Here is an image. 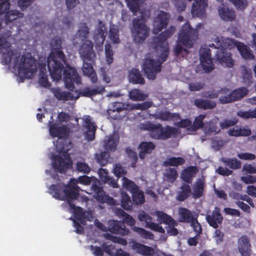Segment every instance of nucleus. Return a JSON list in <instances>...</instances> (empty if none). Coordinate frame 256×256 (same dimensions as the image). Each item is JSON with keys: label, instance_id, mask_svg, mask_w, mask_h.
<instances>
[{"label": "nucleus", "instance_id": "obj_1", "mask_svg": "<svg viewBox=\"0 0 256 256\" xmlns=\"http://www.w3.org/2000/svg\"><path fill=\"white\" fill-rule=\"evenodd\" d=\"M96 181L98 182L95 178L84 176L79 177L78 180L71 179L68 185H52L49 189L50 194L55 198L66 200L70 212L74 214L75 220H74V224L76 232L78 234H81L84 230L80 223L85 224L87 220H92L93 216L91 212H84L80 208L76 207L72 203L78 196L79 188L77 186V184L79 182L84 185H88L92 182L96 183Z\"/></svg>", "mask_w": 256, "mask_h": 256}, {"label": "nucleus", "instance_id": "obj_2", "mask_svg": "<svg viewBox=\"0 0 256 256\" xmlns=\"http://www.w3.org/2000/svg\"><path fill=\"white\" fill-rule=\"evenodd\" d=\"M62 42L60 39L53 40L51 46L53 50L48 58V70L52 78L58 82L62 78V72L64 74V80L66 86L68 88H74V83L80 84V78L76 70L66 64L63 52L58 49L60 48Z\"/></svg>", "mask_w": 256, "mask_h": 256}, {"label": "nucleus", "instance_id": "obj_3", "mask_svg": "<svg viewBox=\"0 0 256 256\" xmlns=\"http://www.w3.org/2000/svg\"><path fill=\"white\" fill-rule=\"evenodd\" d=\"M176 31L172 26L169 27L162 34L154 39L156 56H146L144 60L142 69L149 80H154L156 74L161 70V64L164 62L169 54V47L166 40Z\"/></svg>", "mask_w": 256, "mask_h": 256}, {"label": "nucleus", "instance_id": "obj_4", "mask_svg": "<svg viewBox=\"0 0 256 256\" xmlns=\"http://www.w3.org/2000/svg\"><path fill=\"white\" fill-rule=\"evenodd\" d=\"M49 132L52 136L58 138L56 148L58 156H52V167L56 171L64 172L67 169L71 168L72 164L67 154V152L71 148L70 142L67 138L69 130L66 126L54 124L50 126Z\"/></svg>", "mask_w": 256, "mask_h": 256}, {"label": "nucleus", "instance_id": "obj_5", "mask_svg": "<svg viewBox=\"0 0 256 256\" xmlns=\"http://www.w3.org/2000/svg\"><path fill=\"white\" fill-rule=\"evenodd\" d=\"M88 29L84 24H81L77 33L73 38L74 45L80 44L79 53L83 59L82 71L84 75L88 76L92 82L97 80V77L92 66V62L95 58L92 42L86 40Z\"/></svg>", "mask_w": 256, "mask_h": 256}, {"label": "nucleus", "instance_id": "obj_6", "mask_svg": "<svg viewBox=\"0 0 256 256\" xmlns=\"http://www.w3.org/2000/svg\"><path fill=\"white\" fill-rule=\"evenodd\" d=\"M127 5L132 12L140 20L134 19L133 22L132 36L137 42L144 41L148 36V30L144 24V20L150 16V12L143 5L144 0H126Z\"/></svg>", "mask_w": 256, "mask_h": 256}, {"label": "nucleus", "instance_id": "obj_7", "mask_svg": "<svg viewBox=\"0 0 256 256\" xmlns=\"http://www.w3.org/2000/svg\"><path fill=\"white\" fill-rule=\"evenodd\" d=\"M10 54H8L10 58V60H6V64H8L10 68H14L20 78H32L36 72V67L35 60L30 54L26 53L21 55L16 54H13L14 59L12 60Z\"/></svg>", "mask_w": 256, "mask_h": 256}, {"label": "nucleus", "instance_id": "obj_8", "mask_svg": "<svg viewBox=\"0 0 256 256\" xmlns=\"http://www.w3.org/2000/svg\"><path fill=\"white\" fill-rule=\"evenodd\" d=\"M197 36V30L196 29H192L188 23H186L182 27L178 35V40L177 45L174 48V52L177 56H182L184 57L188 53L186 48H191L193 44L194 40Z\"/></svg>", "mask_w": 256, "mask_h": 256}, {"label": "nucleus", "instance_id": "obj_9", "mask_svg": "<svg viewBox=\"0 0 256 256\" xmlns=\"http://www.w3.org/2000/svg\"><path fill=\"white\" fill-rule=\"evenodd\" d=\"M214 42L215 44H214V45L216 48L224 47L231 50L236 46L244 58L252 59L254 57L252 51L248 46L234 40L223 37H216Z\"/></svg>", "mask_w": 256, "mask_h": 256}, {"label": "nucleus", "instance_id": "obj_10", "mask_svg": "<svg viewBox=\"0 0 256 256\" xmlns=\"http://www.w3.org/2000/svg\"><path fill=\"white\" fill-rule=\"evenodd\" d=\"M140 128L150 131L152 136L156 139H167L176 136L178 132L176 128L170 126L163 128L160 124H154L149 122L141 124Z\"/></svg>", "mask_w": 256, "mask_h": 256}, {"label": "nucleus", "instance_id": "obj_11", "mask_svg": "<svg viewBox=\"0 0 256 256\" xmlns=\"http://www.w3.org/2000/svg\"><path fill=\"white\" fill-rule=\"evenodd\" d=\"M152 105V102L150 101H146L141 104H130L115 102L113 104V107L112 109L108 110V112L109 116L113 119H120L122 116L120 114V112L123 110H146Z\"/></svg>", "mask_w": 256, "mask_h": 256}, {"label": "nucleus", "instance_id": "obj_12", "mask_svg": "<svg viewBox=\"0 0 256 256\" xmlns=\"http://www.w3.org/2000/svg\"><path fill=\"white\" fill-rule=\"evenodd\" d=\"M95 224L99 229L104 232H106L108 230L112 233L118 234L122 236L128 234L129 232L128 230L126 228L124 224L120 221L110 220L108 222V228L98 220L95 221Z\"/></svg>", "mask_w": 256, "mask_h": 256}, {"label": "nucleus", "instance_id": "obj_13", "mask_svg": "<svg viewBox=\"0 0 256 256\" xmlns=\"http://www.w3.org/2000/svg\"><path fill=\"white\" fill-rule=\"evenodd\" d=\"M216 37V36H215L212 38L213 43L212 44V46L215 48L218 49L216 51V60L219 64L224 67L232 68L234 65V62L232 58L231 54L230 52L223 50V48H226L224 47L216 48L214 45V44H215L214 40Z\"/></svg>", "mask_w": 256, "mask_h": 256}, {"label": "nucleus", "instance_id": "obj_14", "mask_svg": "<svg viewBox=\"0 0 256 256\" xmlns=\"http://www.w3.org/2000/svg\"><path fill=\"white\" fill-rule=\"evenodd\" d=\"M170 18V14L166 12L158 11L154 21V32L158 34L164 28L168 25Z\"/></svg>", "mask_w": 256, "mask_h": 256}, {"label": "nucleus", "instance_id": "obj_15", "mask_svg": "<svg viewBox=\"0 0 256 256\" xmlns=\"http://www.w3.org/2000/svg\"><path fill=\"white\" fill-rule=\"evenodd\" d=\"M9 8L8 0H1V16L4 14V20L6 23L23 16L22 13L17 10H9Z\"/></svg>", "mask_w": 256, "mask_h": 256}, {"label": "nucleus", "instance_id": "obj_16", "mask_svg": "<svg viewBox=\"0 0 256 256\" xmlns=\"http://www.w3.org/2000/svg\"><path fill=\"white\" fill-rule=\"evenodd\" d=\"M200 62L202 70L205 72H210L214 68L212 64L210 50L207 48H203L200 50Z\"/></svg>", "mask_w": 256, "mask_h": 256}, {"label": "nucleus", "instance_id": "obj_17", "mask_svg": "<svg viewBox=\"0 0 256 256\" xmlns=\"http://www.w3.org/2000/svg\"><path fill=\"white\" fill-rule=\"evenodd\" d=\"M140 221L144 222L146 224V227L160 233L164 234L165 232L160 224L154 222L152 221V218L144 211L140 212L138 215Z\"/></svg>", "mask_w": 256, "mask_h": 256}, {"label": "nucleus", "instance_id": "obj_18", "mask_svg": "<svg viewBox=\"0 0 256 256\" xmlns=\"http://www.w3.org/2000/svg\"><path fill=\"white\" fill-rule=\"evenodd\" d=\"M92 190L94 192V196L96 199L102 203L106 202L110 205H116L118 203L113 198L105 194L102 188L96 184H93Z\"/></svg>", "mask_w": 256, "mask_h": 256}, {"label": "nucleus", "instance_id": "obj_19", "mask_svg": "<svg viewBox=\"0 0 256 256\" xmlns=\"http://www.w3.org/2000/svg\"><path fill=\"white\" fill-rule=\"evenodd\" d=\"M105 33L106 28L104 26L102 22H100L94 36L96 47L98 50H101L102 49V45L105 40Z\"/></svg>", "mask_w": 256, "mask_h": 256}, {"label": "nucleus", "instance_id": "obj_20", "mask_svg": "<svg viewBox=\"0 0 256 256\" xmlns=\"http://www.w3.org/2000/svg\"><path fill=\"white\" fill-rule=\"evenodd\" d=\"M54 96L59 100H68L78 98L80 94L77 91L66 92L60 88H55L52 90Z\"/></svg>", "mask_w": 256, "mask_h": 256}, {"label": "nucleus", "instance_id": "obj_21", "mask_svg": "<svg viewBox=\"0 0 256 256\" xmlns=\"http://www.w3.org/2000/svg\"><path fill=\"white\" fill-rule=\"evenodd\" d=\"M84 122V126L86 129V138L88 140L91 141L94 140L95 138V132L96 126L94 123L92 122L90 116H85L82 118Z\"/></svg>", "mask_w": 256, "mask_h": 256}, {"label": "nucleus", "instance_id": "obj_22", "mask_svg": "<svg viewBox=\"0 0 256 256\" xmlns=\"http://www.w3.org/2000/svg\"><path fill=\"white\" fill-rule=\"evenodd\" d=\"M132 248L144 256H150L154 254V250L150 247L142 244L134 240L130 242Z\"/></svg>", "mask_w": 256, "mask_h": 256}, {"label": "nucleus", "instance_id": "obj_23", "mask_svg": "<svg viewBox=\"0 0 256 256\" xmlns=\"http://www.w3.org/2000/svg\"><path fill=\"white\" fill-rule=\"evenodd\" d=\"M207 6L206 0H196L192 9V14L193 16L200 17L204 16Z\"/></svg>", "mask_w": 256, "mask_h": 256}, {"label": "nucleus", "instance_id": "obj_24", "mask_svg": "<svg viewBox=\"0 0 256 256\" xmlns=\"http://www.w3.org/2000/svg\"><path fill=\"white\" fill-rule=\"evenodd\" d=\"M218 14L220 18L226 22L232 21L236 18L234 11L224 4L218 7Z\"/></svg>", "mask_w": 256, "mask_h": 256}, {"label": "nucleus", "instance_id": "obj_25", "mask_svg": "<svg viewBox=\"0 0 256 256\" xmlns=\"http://www.w3.org/2000/svg\"><path fill=\"white\" fill-rule=\"evenodd\" d=\"M118 140V134L114 133L105 138L103 142V146L107 151H114L116 149Z\"/></svg>", "mask_w": 256, "mask_h": 256}, {"label": "nucleus", "instance_id": "obj_26", "mask_svg": "<svg viewBox=\"0 0 256 256\" xmlns=\"http://www.w3.org/2000/svg\"><path fill=\"white\" fill-rule=\"evenodd\" d=\"M222 216L220 214V210L218 208H216L212 214L206 216V220L208 224L214 228L218 227V224L222 222Z\"/></svg>", "mask_w": 256, "mask_h": 256}, {"label": "nucleus", "instance_id": "obj_27", "mask_svg": "<svg viewBox=\"0 0 256 256\" xmlns=\"http://www.w3.org/2000/svg\"><path fill=\"white\" fill-rule=\"evenodd\" d=\"M104 250L110 256H130V254L121 248L116 249L115 246L105 243L103 244Z\"/></svg>", "mask_w": 256, "mask_h": 256}, {"label": "nucleus", "instance_id": "obj_28", "mask_svg": "<svg viewBox=\"0 0 256 256\" xmlns=\"http://www.w3.org/2000/svg\"><path fill=\"white\" fill-rule=\"evenodd\" d=\"M228 133L230 136H247L250 135L251 130L248 127L235 126L230 129Z\"/></svg>", "mask_w": 256, "mask_h": 256}, {"label": "nucleus", "instance_id": "obj_29", "mask_svg": "<svg viewBox=\"0 0 256 256\" xmlns=\"http://www.w3.org/2000/svg\"><path fill=\"white\" fill-rule=\"evenodd\" d=\"M195 216L186 208H180L178 210V220L180 222H190Z\"/></svg>", "mask_w": 256, "mask_h": 256}, {"label": "nucleus", "instance_id": "obj_30", "mask_svg": "<svg viewBox=\"0 0 256 256\" xmlns=\"http://www.w3.org/2000/svg\"><path fill=\"white\" fill-rule=\"evenodd\" d=\"M238 250L242 256H249L250 244L247 237L243 236L239 239Z\"/></svg>", "mask_w": 256, "mask_h": 256}, {"label": "nucleus", "instance_id": "obj_31", "mask_svg": "<svg viewBox=\"0 0 256 256\" xmlns=\"http://www.w3.org/2000/svg\"><path fill=\"white\" fill-rule=\"evenodd\" d=\"M98 174L102 181L108 183L114 188H118V184L117 181H116L112 177H110L108 176V172L104 168L100 169Z\"/></svg>", "mask_w": 256, "mask_h": 256}, {"label": "nucleus", "instance_id": "obj_32", "mask_svg": "<svg viewBox=\"0 0 256 256\" xmlns=\"http://www.w3.org/2000/svg\"><path fill=\"white\" fill-rule=\"evenodd\" d=\"M155 148L152 142H142L139 146V157L140 159L144 158L146 154L151 153Z\"/></svg>", "mask_w": 256, "mask_h": 256}, {"label": "nucleus", "instance_id": "obj_33", "mask_svg": "<svg viewBox=\"0 0 256 256\" xmlns=\"http://www.w3.org/2000/svg\"><path fill=\"white\" fill-rule=\"evenodd\" d=\"M152 116L156 119L167 121L172 120L174 122L178 118V114H172L167 111L160 112L152 115Z\"/></svg>", "mask_w": 256, "mask_h": 256}, {"label": "nucleus", "instance_id": "obj_34", "mask_svg": "<svg viewBox=\"0 0 256 256\" xmlns=\"http://www.w3.org/2000/svg\"><path fill=\"white\" fill-rule=\"evenodd\" d=\"M152 214L156 217V220L160 224L162 223H164L166 224L168 223L176 224L175 220L170 216L162 212L157 210Z\"/></svg>", "mask_w": 256, "mask_h": 256}, {"label": "nucleus", "instance_id": "obj_35", "mask_svg": "<svg viewBox=\"0 0 256 256\" xmlns=\"http://www.w3.org/2000/svg\"><path fill=\"white\" fill-rule=\"evenodd\" d=\"M128 78L129 81L131 82L140 84H144V80L142 76V75L138 69H132L130 72Z\"/></svg>", "mask_w": 256, "mask_h": 256}, {"label": "nucleus", "instance_id": "obj_36", "mask_svg": "<svg viewBox=\"0 0 256 256\" xmlns=\"http://www.w3.org/2000/svg\"><path fill=\"white\" fill-rule=\"evenodd\" d=\"M219 94H221L219 100L222 104H226L235 101L232 92L228 88H224L222 89L219 92Z\"/></svg>", "mask_w": 256, "mask_h": 256}, {"label": "nucleus", "instance_id": "obj_37", "mask_svg": "<svg viewBox=\"0 0 256 256\" xmlns=\"http://www.w3.org/2000/svg\"><path fill=\"white\" fill-rule=\"evenodd\" d=\"M6 43H7V42H6ZM3 42L2 41V38H1V53L2 54V62L4 64H6V60H10V55L8 56V54L9 52H10L11 54H12L11 60H12L14 59L13 54H18L17 52H14L11 50L9 48V44H6V47H4V44H2Z\"/></svg>", "mask_w": 256, "mask_h": 256}, {"label": "nucleus", "instance_id": "obj_38", "mask_svg": "<svg viewBox=\"0 0 256 256\" xmlns=\"http://www.w3.org/2000/svg\"><path fill=\"white\" fill-rule=\"evenodd\" d=\"M194 104L198 108L204 110L211 109L216 106L215 102L208 100L197 99L195 100Z\"/></svg>", "mask_w": 256, "mask_h": 256}, {"label": "nucleus", "instance_id": "obj_39", "mask_svg": "<svg viewBox=\"0 0 256 256\" xmlns=\"http://www.w3.org/2000/svg\"><path fill=\"white\" fill-rule=\"evenodd\" d=\"M148 97V94L142 92L140 90L134 89L129 92V98L134 101H142Z\"/></svg>", "mask_w": 256, "mask_h": 256}, {"label": "nucleus", "instance_id": "obj_40", "mask_svg": "<svg viewBox=\"0 0 256 256\" xmlns=\"http://www.w3.org/2000/svg\"><path fill=\"white\" fill-rule=\"evenodd\" d=\"M204 188V182L203 180H198L194 185L192 189V194L194 198L200 197L203 193Z\"/></svg>", "mask_w": 256, "mask_h": 256}, {"label": "nucleus", "instance_id": "obj_41", "mask_svg": "<svg viewBox=\"0 0 256 256\" xmlns=\"http://www.w3.org/2000/svg\"><path fill=\"white\" fill-rule=\"evenodd\" d=\"M197 169L194 166H190L183 170L181 177L186 182H190L192 177L196 174Z\"/></svg>", "mask_w": 256, "mask_h": 256}, {"label": "nucleus", "instance_id": "obj_42", "mask_svg": "<svg viewBox=\"0 0 256 256\" xmlns=\"http://www.w3.org/2000/svg\"><path fill=\"white\" fill-rule=\"evenodd\" d=\"M174 124L178 127L186 128L190 132H192L191 130V127H192V122L188 119L182 120L178 115V118L175 120Z\"/></svg>", "mask_w": 256, "mask_h": 256}, {"label": "nucleus", "instance_id": "obj_43", "mask_svg": "<svg viewBox=\"0 0 256 256\" xmlns=\"http://www.w3.org/2000/svg\"><path fill=\"white\" fill-rule=\"evenodd\" d=\"M118 32V28L116 26H112L110 27L108 38L114 44H118L120 42Z\"/></svg>", "mask_w": 256, "mask_h": 256}, {"label": "nucleus", "instance_id": "obj_44", "mask_svg": "<svg viewBox=\"0 0 256 256\" xmlns=\"http://www.w3.org/2000/svg\"><path fill=\"white\" fill-rule=\"evenodd\" d=\"M118 216L122 218L123 219V224L126 223L129 226H132L135 224V220L130 215L126 214L124 211L120 209L116 212Z\"/></svg>", "mask_w": 256, "mask_h": 256}, {"label": "nucleus", "instance_id": "obj_45", "mask_svg": "<svg viewBox=\"0 0 256 256\" xmlns=\"http://www.w3.org/2000/svg\"><path fill=\"white\" fill-rule=\"evenodd\" d=\"M46 66V65L43 66L42 64L39 66L40 72L42 74L41 77L40 78L39 82L40 84L45 87L49 86V82L48 80L46 75L48 70Z\"/></svg>", "mask_w": 256, "mask_h": 256}, {"label": "nucleus", "instance_id": "obj_46", "mask_svg": "<svg viewBox=\"0 0 256 256\" xmlns=\"http://www.w3.org/2000/svg\"><path fill=\"white\" fill-rule=\"evenodd\" d=\"M122 186L124 188L130 191L132 194L134 192H136L138 188L132 180H128L126 178H122Z\"/></svg>", "mask_w": 256, "mask_h": 256}, {"label": "nucleus", "instance_id": "obj_47", "mask_svg": "<svg viewBox=\"0 0 256 256\" xmlns=\"http://www.w3.org/2000/svg\"><path fill=\"white\" fill-rule=\"evenodd\" d=\"M122 186L124 188L130 191L132 194L134 192H136L138 188L132 180H128L126 178H122Z\"/></svg>", "mask_w": 256, "mask_h": 256}, {"label": "nucleus", "instance_id": "obj_48", "mask_svg": "<svg viewBox=\"0 0 256 256\" xmlns=\"http://www.w3.org/2000/svg\"><path fill=\"white\" fill-rule=\"evenodd\" d=\"M112 172L116 177L118 178L122 177L123 178H124V176L126 174L127 170L120 164H116L114 166Z\"/></svg>", "mask_w": 256, "mask_h": 256}, {"label": "nucleus", "instance_id": "obj_49", "mask_svg": "<svg viewBox=\"0 0 256 256\" xmlns=\"http://www.w3.org/2000/svg\"><path fill=\"white\" fill-rule=\"evenodd\" d=\"M132 230L138 234L142 238L150 240H152L154 238L153 234L144 228L134 226L132 228Z\"/></svg>", "mask_w": 256, "mask_h": 256}, {"label": "nucleus", "instance_id": "obj_50", "mask_svg": "<svg viewBox=\"0 0 256 256\" xmlns=\"http://www.w3.org/2000/svg\"><path fill=\"white\" fill-rule=\"evenodd\" d=\"M121 196V204L122 207L126 210H130L132 206L130 197L125 192H122Z\"/></svg>", "mask_w": 256, "mask_h": 256}, {"label": "nucleus", "instance_id": "obj_51", "mask_svg": "<svg viewBox=\"0 0 256 256\" xmlns=\"http://www.w3.org/2000/svg\"><path fill=\"white\" fill-rule=\"evenodd\" d=\"M104 87H100L98 88L92 89L86 88L82 92L81 94L84 96L90 97L98 94L102 93L104 91Z\"/></svg>", "mask_w": 256, "mask_h": 256}, {"label": "nucleus", "instance_id": "obj_52", "mask_svg": "<svg viewBox=\"0 0 256 256\" xmlns=\"http://www.w3.org/2000/svg\"><path fill=\"white\" fill-rule=\"evenodd\" d=\"M109 156L110 155L106 152L96 154V159L102 166H104L108 164Z\"/></svg>", "mask_w": 256, "mask_h": 256}, {"label": "nucleus", "instance_id": "obj_53", "mask_svg": "<svg viewBox=\"0 0 256 256\" xmlns=\"http://www.w3.org/2000/svg\"><path fill=\"white\" fill-rule=\"evenodd\" d=\"M248 92V90L246 88H240L232 92L234 100H238L246 95Z\"/></svg>", "mask_w": 256, "mask_h": 256}, {"label": "nucleus", "instance_id": "obj_54", "mask_svg": "<svg viewBox=\"0 0 256 256\" xmlns=\"http://www.w3.org/2000/svg\"><path fill=\"white\" fill-rule=\"evenodd\" d=\"M164 178L168 182H174L178 176L176 170L174 168H169L166 170L164 174Z\"/></svg>", "mask_w": 256, "mask_h": 256}, {"label": "nucleus", "instance_id": "obj_55", "mask_svg": "<svg viewBox=\"0 0 256 256\" xmlns=\"http://www.w3.org/2000/svg\"><path fill=\"white\" fill-rule=\"evenodd\" d=\"M184 160L180 157L168 158L164 162V164L166 166H178L184 164Z\"/></svg>", "mask_w": 256, "mask_h": 256}, {"label": "nucleus", "instance_id": "obj_56", "mask_svg": "<svg viewBox=\"0 0 256 256\" xmlns=\"http://www.w3.org/2000/svg\"><path fill=\"white\" fill-rule=\"evenodd\" d=\"M132 200L136 204H142L144 202V197L143 192L139 188L132 193Z\"/></svg>", "mask_w": 256, "mask_h": 256}, {"label": "nucleus", "instance_id": "obj_57", "mask_svg": "<svg viewBox=\"0 0 256 256\" xmlns=\"http://www.w3.org/2000/svg\"><path fill=\"white\" fill-rule=\"evenodd\" d=\"M222 162L232 169H237L240 167L241 162L236 158H222Z\"/></svg>", "mask_w": 256, "mask_h": 256}, {"label": "nucleus", "instance_id": "obj_58", "mask_svg": "<svg viewBox=\"0 0 256 256\" xmlns=\"http://www.w3.org/2000/svg\"><path fill=\"white\" fill-rule=\"evenodd\" d=\"M204 132L208 134H216L220 131V130L216 126V124L212 122L206 123L204 127Z\"/></svg>", "mask_w": 256, "mask_h": 256}, {"label": "nucleus", "instance_id": "obj_59", "mask_svg": "<svg viewBox=\"0 0 256 256\" xmlns=\"http://www.w3.org/2000/svg\"><path fill=\"white\" fill-rule=\"evenodd\" d=\"M237 114L244 119L256 118V108L252 110L239 111Z\"/></svg>", "mask_w": 256, "mask_h": 256}, {"label": "nucleus", "instance_id": "obj_60", "mask_svg": "<svg viewBox=\"0 0 256 256\" xmlns=\"http://www.w3.org/2000/svg\"><path fill=\"white\" fill-rule=\"evenodd\" d=\"M205 116V115L200 114L196 118L194 122L192 124V127H191V130L192 132H194L198 128H200L203 126L204 124L202 121Z\"/></svg>", "mask_w": 256, "mask_h": 256}, {"label": "nucleus", "instance_id": "obj_61", "mask_svg": "<svg viewBox=\"0 0 256 256\" xmlns=\"http://www.w3.org/2000/svg\"><path fill=\"white\" fill-rule=\"evenodd\" d=\"M190 190L188 184H184L182 187V192L178 196V200H184L186 198L190 195Z\"/></svg>", "mask_w": 256, "mask_h": 256}, {"label": "nucleus", "instance_id": "obj_62", "mask_svg": "<svg viewBox=\"0 0 256 256\" xmlns=\"http://www.w3.org/2000/svg\"><path fill=\"white\" fill-rule=\"evenodd\" d=\"M105 52L106 60L108 64H110L113 62V52L109 44L106 42L105 46Z\"/></svg>", "mask_w": 256, "mask_h": 256}, {"label": "nucleus", "instance_id": "obj_63", "mask_svg": "<svg viewBox=\"0 0 256 256\" xmlns=\"http://www.w3.org/2000/svg\"><path fill=\"white\" fill-rule=\"evenodd\" d=\"M176 224L168 223L166 224L167 226L166 227V232L168 234L171 236H176L178 233V230L175 228L177 226V222L175 221Z\"/></svg>", "mask_w": 256, "mask_h": 256}, {"label": "nucleus", "instance_id": "obj_64", "mask_svg": "<svg viewBox=\"0 0 256 256\" xmlns=\"http://www.w3.org/2000/svg\"><path fill=\"white\" fill-rule=\"evenodd\" d=\"M235 6L237 10H244L248 5L246 0H229Z\"/></svg>", "mask_w": 256, "mask_h": 256}]
</instances>
